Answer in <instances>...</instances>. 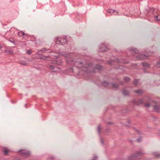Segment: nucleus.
<instances>
[{"label": "nucleus", "instance_id": "2eb2a0df", "mask_svg": "<svg viewBox=\"0 0 160 160\" xmlns=\"http://www.w3.org/2000/svg\"><path fill=\"white\" fill-rule=\"evenodd\" d=\"M101 129V127L100 125H99L97 128V130L98 133L100 134L101 133L100 131Z\"/></svg>", "mask_w": 160, "mask_h": 160}, {"label": "nucleus", "instance_id": "473e14b6", "mask_svg": "<svg viewBox=\"0 0 160 160\" xmlns=\"http://www.w3.org/2000/svg\"><path fill=\"white\" fill-rule=\"evenodd\" d=\"M101 142L102 144H103V142L102 139H101Z\"/></svg>", "mask_w": 160, "mask_h": 160}, {"label": "nucleus", "instance_id": "393cba45", "mask_svg": "<svg viewBox=\"0 0 160 160\" xmlns=\"http://www.w3.org/2000/svg\"><path fill=\"white\" fill-rule=\"evenodd\" d=\"M49 69H54V67L53 65H50L48 67Z\"/></svg>", "mask_w": 160, "mask_h": 160}, {"label": "nucleus", "instance_id": "0eeeda50", "mask_svg": "<svg viewBox=\"0 0 160 160\" xmlns=\"http://www.w3.org/2000/svg\"><path fill=\"white\" fill-rule=\"evenodd\" d=\"M5 52L8 54L12 55L14 54V52L12 50L7 49L5 50Z\"/></svg>", "mask_w": 160, "mask_h": 160}, {"label": "nucleus", "instance_id": "f8f14e48", "mask_svg": "<svg viewBox=\"0 0 160 160\" xmlns=\"http://www.w3.org/2000/svg\"><path fill=\"white\" fill-rule=\"evenodd\" d=\"M9 152V150L7 149H5L3 150L4 153L5 155H7L8 153Z\"/></svg>", "mask_w": 160, "mask_h": 160}, {"label": "nucleus", "instance_id": "2f4dec72", "mask_svg": "<svg viewBox=\"0 0 160 160\" xmlns=\"http://www.w3.org/2000/svg\"><path fill=\"white\" fill-rule=\"evenodd\" d=\"M66 57H69L70 55L69 54H67V55L65 56Z\"/></svg>", "mask_w": 160, "mask_h": 160}, {"label": "nucleus", "instance_id": "39448f33", "mask_svg": "<svg viewBox=\"0 0 160 160\" xmlns=\"http://www.w3.org/2000/svg\"><path fill=\"white\" fill-rule=\"evenodd\" d=\"M136 57L138 60H140L146 59L148 57V56L144 54H139L136 56Z\"/></svg>", "mask_w": 160, "mask_h": 160}, {"label": "nucleus", "instance_id": "aec40b11", "mask_svg": "<svg viewBox=\"0 0 160 160\" xmlns=\"http://www.w3.org/2000/svg\"><path fill=\"white\" fill-rule=\"evenodd\" d=\"M124 79L127 82H128L130 81V78H129L125 77L124 78Z\"/></svg>", "mask_w": 160, "mask_h": 160}, {"label": "nucleus", "instance_id": "9d476101", "mask_svg": "<svg viewBox=\"0 0 160 160\" xmlns=\"http://www.w3.org/2000/svg\"><path fill=\"white\" fill-rule=\"evenodd\" d=\"M153 154L156 158H159L160 157V153L158 152H155L153 153Z\"/></svg>", "mask_w": 160, "mask_h": 160}, {"label": "nucleus", "instance_id": "c9c22d12", "mask_svg": "<svg viewBox=\"0 0 160 160\" xmlns=\"http://www.w3.org/2000/svg\"><path fill=\"white\" fill-rule=\"evenodd\" d=\"M10 42H12V43H13V41H10Z\"/></svg>", "mask_w": 160, "mask_h": 160}, {"label": "nucleus", "instance_id": "cd10ccee", "mask_svg": "<svg viewBox=\"0 0 160 160\" xmlns=\"http://www.w3.org/2000/svg\"><path fill=\"white\" fill-rule=\"evenodd\" d=\"M97 156H94V158H93L92 160H97Z\"/></svg>", "mask_w": 160, "mask_h": 160}, {"label": "nucleus", "instance_id": "f03ea898", "mask_svg": "<svg viewBox=\"0 0 160 160\" xmlns=\"http://www.w3.org/2000/svg\"><path fill=\"white\" fill-rule=\"evenodd\" d=\"M55 42L57 44L63 45L67 42V40L66 37L62 36L55 38Z\"/></svg>", "mask_w": 160, "mask_h": 160}, {"label": "nucleus", "instance_id": "5701e85b", "mask_svg": "<svg viewBox=\"0 0 160 160\" xmlns=\"http://www.w3.org/2000/svg\"><path fill=\"white\" fill-rule=\"evenodd\" d=\"M101 48V49H100V51H99V52H104L106 50V49H103L102 48H103L101 47V48Z\"/></svg>", "mask_w": 160, "mask_h": 160}, {"label": "nucleus", "instance_id": "f704fd0d", "mask_svg": "<svg viewBox=\"0 0 160 160\" xmlns=\"http://www.w3.org/2000/svg\"><path fill=\"white\" fill-rule=\"evenodd\" d=\"M108 124H111V122H108Z\"/></svg>", "mask_w": 160, "mask_h": 160}, {"label": "nucleus", "instance_id": "bb28decb", "mask_svg": "<svg viewBox=\"0 0 160 160\" xmlns=\"http://www.w3.org/2000/svg\"><path fill=\"white\" fill-rule=\"evenodd\" d=\"M150 104L149 103L146 104L145 106L146 108H149L150 107Z\"/></svg>", "mask_w": 160, "mask_h": 160}, {"label": "nucleus", "instance_id": "e433bc0d", "mask_svg": "<svg viewBox=\"0 0 160 160\" xmlns=\"http://www.w3.org/2000/svg\"><path fill=\"white\" fill-rule=\"evenodd\" d=\"M79 63H80V64H82V62H80Z\"/></svg>", "mask_w": 160, "mask_h": 160}, {"label": "nucleus", "instance_id": "9b49d317", "mask_svg": "<svg viewBox=\"0 0 160 160\" xmlns=\"http://www.w3.org/2000/svg\"><path fill=\"white\" fill-rule=\"evenodd\" d=\"M155 19L157 22L160 21V15H158L155 17Z\"/></svg>", "mask_w": 160, "mask_h": 160}, {"label": "nucleus", "instance_id": "72a5a7b5", "mask_svg": "<svg viewBox=\"0 0 160 160\" xmlns=\"http://www.w3.org/2000/svg\"><path fill=\"white\" fill-rule=\"evenodd\" d=\"M2 46L1 44H0V49L1 48H2Z\"/></svg>", "mask_w": 160, "mask_h": 160}, {"label": "nucleus", "instance_id": "58836bf2", "mask_svg": "<svg viewBox=\"0 0 160 160\" xmlns=\"http://www.w3.org/2000/svg\"><path fill=\"white\" fill-rule=\"evenodd\" d=\"M115 11V10H113V12H114Z\"/></svg>", "mask_w": 160, "mask_h": 160}, {"label": "nucleus", "instance_id": "dca6fc26", "mask_svg": "<svg viewBox=\"0 0 160 160\" xmlns=\"http://www.w3.org/2000/svg\"><path fill=\"white\" fill-rule=\"evenodd\" d=\"M122 93L124 95H128V91L124 90L122 91Z\"/></svg>", "mask_w": 160, "mask_h": 160}, {"label": "nucleus", "instance_id": "c85d7f7f", "mask_svg": "<svg viewBox=\"0 0 160 160\" xmlns=\"http://www.w3.org/2000/svg\"><path fill=\"white\" fill-rule=\"evenodd\" d=\"M112 10H107V12L109 13H111L112 12Z\"/></svg>", "mask_w": 160, "mask_h": 160}, {"label": "nucleus", "instance_id": "1a4fd4ad", "mask_svg": "<svg viewBox=\"0 0 160 160\" xmlns=\"http://www.w3.org/2000/svg\"><path fill=\"white\" fill-rule=\"evenodd\" d=\"M19 63L22 65L26 66L28 65L27 61H21L19 62Z\"/></svg>", "mask_w": 160, "mask_h": 160}, {"label": "nucleus", "instance_id": "4c0bfd02", "mask_svg": "<svg viewBox=\"0 0 160 160\" xmlns=\"http://www.w3.org/2000/svg\"><path fill=\"white\" fill-rule=\"evenodd\" d=\"M117 15H118V12H117Z\"/></svg>", "mask_w": 160, "mask_h": 160}, {"label": "nucleus", "instance_id": "a878e982", "mask_svg": "<svg viewBox=\"0 0 160 160\" xmlns=\"http://www.w3.org/2000/svg\"><path fill=\"white\" fill-rule=\"evenodd\" d=\"M48 49H47L46 48H43V49H42V50H40L38 52H39L40 51H43V52H44L46 51H47V50Z\"/></svg>", "mask_w": 160, "mask_h": 160}, {"label": "nucleus", "instance_id": "7ed1b4c3", "mask_svg": "<svg viewBox=\"0 0 160 160\" xmlns=\"http://www.w3.org/2000/svg\"><path fill=\"white\" fill-rule=\"evenodd\" d=\"M92 64L91 63H89L85 65V67H83V69L82 70L84 71L87 72H91L90 70L92 68Z\"/></svg>", "mask_w": 160, "mask_h": 160}, {"label": "nucleus", "instance_id": "c756f323", "mask_svg": "<svg viewBox=\"0 0 160 160\" xmlns=\"http://www.w3.org/2000/svg\"><path fill=\"white\" fill-rule=\"evenodd\" d=\"M27 53L28 54H30L31 53V51H28L27 52Z\"/></svg>", "mask_w": 160, "mask_h": 160}, {"label": "nucleus", "instance_id": "ddd939ff", "mask_svg": "<svg viewBox=\"0 0 160 160\" xmlns=\"http://www.w3.org/2000/svg\"><path fill=\"white\" fill-rule=\"evenodd\" d=\"M154 108L157 112H158L159 111V107L158 105L154 106Z\"/></svg>", "mask_w": 160, "mask_h": 160}, {"label": "nucleus", "instance_id": "412c9836", "mask_svg": "<svg viewBox=\"0 0 160 160\" xmlns=\"http://www.w3.org/2000/svg\"><path fill=\"white\" fill-rule=\"evenodd\" d=\"M112 86L114 88H117L118 87V85L115 83H112Z\"/></svg>", "mask_w": 160, "mask_h": 160}, {"label": "nucleus", "instance_id": "f3484780", "mask_svg": "<svg viewBox=\"0 0 160 160\" xmlns=\"http://www.w3.org/2000/svg\"><path fill=\"white\" fill-rule=\"evenodd\" d=\"M136 93L139 94L142 93V91L140 90H138L135 91Z\"/></svg>", "mask_w": 160, "mask_h": 160}, {"label": "nucleus", "instance_id": "b1692460", "mask_svg": "<svg viewBox=\"0 0 160 160\" xmlns=\"http://www.w3.org/2000/svg\"><path fill=\"white\" fill-rule=\"evenodd\" d=\"M138 104H140L142 103L143 102V101L142 99H139L138 100Z\"/></svg>", "mask_w": 160, "mask_h": 160}, {"label": "nucleus", "instance_id": "7c9ffc66", "mask_svg": "<svg viewBox=\"0 0 160 160\" xmlns=\"http://www.w3.org/2000/svg\"><path fill=\"white\" fill-rule=\"evenodd\" d=\"M141 140V138H140L139 139H138L137 140V141L138 142H140Z\"/></svg>", "mask_w": 160, "mask_h": 160}, {"label": "nucleus", "instance_id": "6ab92c4d", "mask_svg": "<svg viewBox=\"0 0 160 160\" xmlns=\"http://www.w3.org/2000/svg\"><path fill=\"white\" fill-rule=\"evenodd\" d=\"M103 85L105 87H107L109 85V83L106 82H103Z\"/></svg>", "mask_w": 160, "mask_h": 160}, {"label": "nucleus", "instance_id": "423d86ee", "mask_svg": "<svg viewBox=\"0 0 160 160\" xmlns=\"http://www.w3.org/2000/svg\"><path fill=\"white\" fill-rule=\"evenodd\" d=\"M18 35L22 37L23 38H25L27 36L28 34L25 33L22 31H20L18 32Z\"/></svg>", "mask_w": 160, "mask_h": 160}, {"label": "nucleus", "instance_id": "a211bd4d", "mask_svg": "<svg viewBox=\"0 0 160 160\" xmlns=\"http://www.w3.org/2000/svg\"><path fill=\"white\" fill-rule=\"evenodd\" d=\"M132 52H134L135 53H138V50L137 49H132Z\"/></svg>", "mask_w": 160, "mask_h": 160}, {"label": "nucleus", "instance_id": "20e7f679", "mask_svg": "<svg viewBox=\"0 0 160 160\" xmlns=\"http://www.w3.org/2000/svg\"><path fill=\"white\" fill-rule=\"evenodd\" d=\"M20 153L25 156H29L30 155V152L25 150H20L19 151Z\"/></svg>", "mask_w": 160, "mask_h": 160}, {"label": "nucleus", "instance_id": "4468645a", "mask_svg": "<svg viewBox=\"0 0 160 160\" xmlns=\"http://www.w3.org/2000/svg\"><path fill=\"white\" fill-rule=\"evenodd\" d=\"M142 66L145 67H148L149 66V64L147 63H142Z\"/></svg>", "mask_w": 160, "mask_h": 160}, {"label": "nucleus", "instance_id": "4be33fe9", "mask_svg": "<svg viewBox=\"0 0 160 160\" xmlns=\"http://www.w3.org/2000/svg\"><path fill=\"white\" fill-rule=\"evenodd\" d=\"M138 82H139V81H138V80H137V79L135 80L134 81V84L136 85H137V84Z\"/></svg>", "mask_w": 160, "mask_h": 160}, {"label": "nucleus", "instance_id": "6e6552de", "mask_svg": "<svg viewBox=\"0 0 160 160\" xmlns=\"http://www.w3.org/2000/svg\"><path fill=\"white\" fill-rule=\"evenodd\" d=\"M48 56H39V57L37 56V58H38L42 59L43 60H47L48 58Z\"/></svg>", "mask_w": 160, "mask_h": 160}, {"label": "nucleus", "instance_id": "f257e3e1", "mask_svg": "<svg viewBox=\"0 0 160 160\" xmlns=\"http://www.w3.org/2000/svg\"><path fill=\"white\" fill-rule=\"evenodd\" d=\"M145 154V153L142 151L139 150L136 151L129 158V160H134L139 159Z\"/></svg>", "mask_w": 160, "mask_h": 160}]
</instances>
